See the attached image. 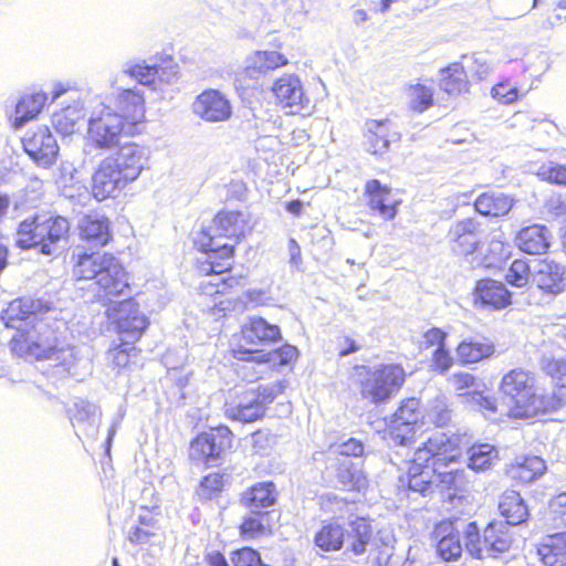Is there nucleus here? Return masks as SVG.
Returning a JSON list of instances; mask_svg holds the SVG:
<instances>
[{
	"mask_svg": "<svg viewBox=\"0 0 566 566\" xmlns=\"http://www.w3.org/2000/svg\"><path fill=\"white\" fill-rule=\"evenodd\" d=\"M250 230L248 220L239 211H221L212 223L197 234L195 244L205 256L198 260L202 275H223L232 264L234 248L220 239H239Z\"/></svg>",
	"mask_w": 566,
	"mask_h": 566,
	"instance_id": "obj_1",
	"label": "nucleus"
},
{
	"mask_svg": "<svg viewBox=\"0 0 566 566\" xmlns=\"http://www.w3.org/2000/svg\"><path fill=\"white\" fill-rule=\"evenodd\" d=\"M115 148L98 163L92 176V193L98 201L115 197L148 166L150 153L146 146L128 142Z\"/></svg>",
	"mask_w": 566,
	"mask_h": 566,
	"instance_id": "obj_2",
	"label": "nucleus"
},
{
	"mask_svg": "<svg viewBox=\"0 0 566 566\" xmlns=\"http://www.w3.org/2000/svg\"><path fill=\"white\" fill-rule=\"evenodd\" d=\"M10 349L27 360L48 359L67 369L74 361V349L62 346L55 329L42 319L35 322L30 329H19L10 340Z\"/></svg>",
	"mask_w": 566,
	"mask_h": 566,
	"instance_id": "obj_3",
	"label": "nucleus"
},
{
	"mask_svg": "<svg viewBox=\"0 0 566 566\" xmlns=\"http://www.w3.org/2000/svg\"><path fill=\"white\" fill-rule=\"evenodd\" d=\"M70 222L66 218L50 213H36L20 222L17 244L21 249L38 248L48 256L59 255L67 242Z\"/></svg>",
	"mask_w": 566,
	"mask_h": 566,
	"instance_id": "obj_4",
	"label": "nucleus"
},
{
	"mask_svg": "<svg viewBox=\"0 0 566 566\" xmlns=\"http://www.w3.org/2000/svg\"><path fill=\"white\" fill-rule=\"evenodd\" d=\"M499 389L509 399V415L513 418H531L548 409V400L538 394L534 373L525 368H513L504 374Z\"/></svg>",
	"mask_w": 566,
	"mask_h": 566,
	"instance_id": "obj_5",
	"label": "nucleus"
},
{
	"mask_svg": "<svg viewBox=\"0 0 566 566\" xmlns=\"http://www.w3.org/2000/svg\"><path fill=\"white\" fill-rule=\"evenodd\" d=\"M118 285H99L96 293L97 302L107 306V316L113 319L120 339L126 344H135L149 325L147 316L140 312L138 304L132 298L114 300L124 291H116Z\"/></svg>",
	"mask_w": 566,
	"mask_h": 566,
	"instance_id": "obj_6",
	"label": "nucleus"
},
{
	"mask_svg": "<svg viewBox=\"0 0 566 566\" xmlns=\"http://www.w3.org/2000/svg\"><path fill=\"white\" fill-rule=\"evenodd\" d=\"M371 534L370 524L365 518H356L344 530L336 523L322 526L314 537L317 547L325 552H333L343 546L354 555H361L367 551Z\"/></svg>",
	"mask_w": 566,
	"mask_h": 566,
	"instance_id": "obj_7",
	"label": "nucleus"
},
{
	"mask_svg": "<svg viewBox=\"0 0 566 566\" xmlns=\"http://www.w3.org/2000/svg\"><path fill=\"white\" fill-rule=\"evenodd\" d=\"M361 369L358 374L360 395L375 405L388 401L405 382L406 373L397 364Z\"/></svg>",
	"mask_w": 566,
	"mask_h": 566,
	"instance_id": "obj_8",
	"label": "nucleus"
},
{
	"mask_svg": "<svg viewBox=\"0 0 566 566\" xmlns=\"http://www.w3.org/2000/svg\"><path fill=\"white\" fill-rule=\"evenodd\" d=\"M117 112L111 105L101 104L91 114L87 126L86 144L94 149L111 150L119 146L122 135H132Z\"/></svg>",
	"mask_w": 566,
	"mask_h": 566,
	"instance_id": "obj_9",
	"label": "nucleus"
},
{
	"mask_svg": "<svg viewBox=\"0 0 566 566\" xmlns=\"http://www.w3.org/2000/svg\"><path fill=\"white\" fill-rule=\"evenodd\" d=\"M465 548L471 556L483 559L496 557L512 545V536L509 525L502 521L489 523L483 532L481 539L479 528L475 523H469L465 528Z\"/></svg>",
	"mask_w": 566,
	"mask_h": 566,
	"instance_id": "obj_10",
	"label": "nucleus"
},
{
	"mask_svg": "<svg viewBox=\"0 0 566 566\" xmlns=\"http://www.w3.org/2000/svg\"><path fill=\"white\" fill-rule=\"evenodd\" d=\"M462 474L463 472L458 469L442 471L439 467L417 461V458L413 455L412 461L408 463L406 476H400L399 481L401 484L407 483L410 491L426 495L438 483L457 488V480L462 478Z\"/></svg>",
	"mask_w": 566,
	"mask_h": 566,
	"instance_id": "obj_11",
	"label": "nucleus"
},
{
	"mask_svg": "<svg viewBox=\"0 0 566 566\" xmlns=\"http://www.w3.org/2000/svg\"><path fill=\"white\" fill-rule=\"evenodd\" d=\"M77 280H96L95 283H123L126 272L118 261L109 254L83 253L74 265Z\"/></svg>",
	"mask_w": 566,
	"mask_h": 566,
	"instance_id": "obj_12",
	"label": "nucleus"
},
{
	"mask_svg": "<svg viewBox=\"0 0 566 566\" xmlns=\"http://www.w3.org/2000/svg\"><path fill=\"white\" fill-rule=\"evenodd\" d=\"M241 335L242 340L251 348L240 346L233 350L234 357L240 360H253V357L263 353L262 347L279 340L281 331L277 325L270 324L262 317L253 316L242 326Z\"/></svg>",
	"mask_w": 566,
	"mask_h": 566,
	"instance_id": "obj_13",
	"label": "nucleus"
},
{
	"mask_svg": "<svg viewBox=\"0 0 566 566\" xmlns=\"http://www.w3.org/2000/svg\"><path fill=\"white\" fill-rule=\"evenodd\" d=\"M424 415L420 408V400L409 398L401 402L394 413L389 438L395 446L410 447L415 442L416 429Z\"/></svg>",
	"mask_w": 566,
	"mask_h": 566,
	"instance_id": "obj_14",
	"label": "nucleus"
},
{
	"mask_svg": "<svg viewBox=\"0 0 566 566\" xmlns=\"http://www.w3.org/2000/svg\"><path fill=\"white\" fill-rule=\"evenodd\" d=\"M122 75H127L137 83L157 90L161 84H170L177 80V66L170 61L163 63H148L145 60L126 62L122 69Z\"/></svg>",
	"mask_w": 566,
	"mask_h": 566,
	"instance_id": "obj_15",
	"label": "nucleus"
},
{
	"mask_svg": "<svg viewBox=\"0 0 566 566\" xmlns=\"http://www.w3.org/2000/svg\"><path fill=\"white\" fill-rule=\"evenodd\" d=\"M417 461L429 463L432 461L433 467L447 468L455 463L460 457L459 438L457 436H448L444 432L432 433L422 447L417 448L415 452Z\"/></svg>",
	"mask_w": 566,
	"mask_h": 566,
	"instance_id": "obj_16",
	"label": "nucleus"
},
{
	"mask_svg": "<svg viewBox=\"0 0 566 566\" xmlns=\"http://www.w3.org/2000/svg\"><path fill=\"white\" fill-rule=\"evenodd\" d=\"M275 102L291 114L310 111L311 98L305 93L303 84L296 74H283L272 85Z\"/></svg>",
	"mask_w": 566,
	"mask_h": 566,
	"instance_id": "obj_17",
	"label": "nucleus"
},
{
	"mask_svg": "<svg viewBox=\"0 0 566 566\" xmlns=\"http://www.w3.org/2000/svg\"><path fill=\"white\" fill-rule=\"evenodd\" d=\"M231 432L227 427H219L200 433L190 444L189 457L198 463H211L230 447Z\"/></svg>",
	"mask_w": 566,
	"mask_h": 566,
	"instance_id": "obj_18",
	"label": "nucleus"
},
{
	"mask_svg": "<svg viewBox=\"0 0 566 566\" xmlns=\"http://www.w3.org/2000/svg\"><path fill=\"white\" fill-rule=\"evenodd\" d=\"M22 144L27 154L42 167L52 165L59 154L57 143L45 126L28 133L23 137Z\"/></svg>",
	"mask_w": 566,
	"mask_h": 566,
	"instance_id": "obj_19",
	"label": "nucleus"
},
{
	"mask_svg": "<svg viewBox=\"0 0 566 566\" xmlns=\"http://www.w3.org/2000/svg\"><path fill=\"white\" fill-rule=\"evenodd\" d=\"M193 113L206 122H223L231 116L228 98L218 90H206L197 96L192 104Z\"/></svg>",
	"mask_w": 566,
	"mask_h": 566,
	"instance_id": "obj_20",
	"label": "nucleus"
},
{
	"mask_svg": "<svg viewBox=\"0 0 566 566\" xmlns=\"http://www.w3.org/2000/svg\"><path fill=\"white\" fill-rule=\"evenodd\" d=\"M112 111L117 112L128 128L134 132L135 126L145 118V97L143 92L135 88L119 90L114 97Z\"/></svg>",
	"mask_w": 566,
	"mask_h": 566,
	"instance_id": "obj_21",
	"label": "nucleus"
},
{
	"mask_svg": "<svg viewBox=\"0 0 566 566\" xmlns=\"http://www.w3.org/2000/svg\"><path fill=\"white\" fill-rule=\"evenodd\" d=\"M69 418L78 437L94 439L101 423L98 407L87 400L76 399L67 409Z\"/></svg>",
	"mask_w": 566,
	"mask_h": 566,
	"instance_id": "obj_22",
	"label": "nucleus"
},
{
	"mask_svg": "<svg viewBox=\"0 0 566 566\" xmlns=\"http://www.w3.org/2000/svg\"><path fill=\"white\" fill-rule=\"evenodd\" d=\"M268 290L253 289L250 290L244 296L233 295L232 292L216 291L213 294V304L218 312H238L241 313L249 308V306H258L268 304L270 301Z\"/></svg>",
	"mask_w": 566,
	"mask_h": 566,
	"instance_id": "obj_23",
	"label": "nucleus"
},
{
	"mask_svg": "<svg viewBox=\"0 0 566 566\" xmlns=\"http://www.w3.org/2000/svg\"><path fill=\"white\" fill-rule=\"evenodd\" d=\"M480 223L472 218L460 220L452 224L448 232L451 250L458 255L472 254L480 242Z\"/></svg>",
	"mask_w": 566,
	"mask_h": 566,
	"instance_id": "obj_24",
	"label": "nucleus"
},
{
	"mask_svg": "<svg viewBox=\"0 0 566 566\" xmlns=\"http://www.w3.org/2000/svg\"><path fill=\"white\" fill-rule=\"evenodd\" d=\"M365 193L368 196V207L373 212L387 221L396 218L400 200L391 196L390 188L382 186L377 179H371L365 185Z\"/></svg>",
	"mask_w": 566,
	"mask_h": 566,
	"instance_id": "obj_25",
	"label": "nucleus"
},
{
	"mask_svg": "<svg viewBox=\"0 0 566 566\" xmlns=\"http://www.w3.org/2000/svg\"><path fill=\"white\" fill-rule=\"evenodd\" d=\"M52 311V304L49 301L38 298L21 297L11 301L2 312V319L7 325H13L15 321L32 319L38 322V316Z\"/></svg>",
	"mask_w": 566,
	"mask_h": 566,
	"instance_id": "obj_26",
	"label": "nucleus"
},
{
	"mask_svg": "<svg viewBox=\"0 0 566 566\" xmlns=\"http://www.w3.org/2000/svg\"><path fill=\"white\" fill-rule=\"evenodd\" d=\"M366 147L373 155H384L390 143L399 139V134L391 129L389 120H369L366 123Z\"/></svg>",
	"mask_w": 566,
	"mask_h": 566,
	"instance_id": "obj_27",
	"label": "nucleus"
},
{
	"mask_svg": "<svg viewBox=\"0 0 566 566\" xmlns=\"http://www.w3.org/2000/svg\"><path fill=\"white\" fill-rule=\"evenodd\" d=\"M515 240L523 252L542 254L551 247L552 232L543 224H532L521 229Z\"/></svg>",
	"mask_w": 566,
	"mask_h": 566,
	"instance_id": "obj_28",
	"label": "nucleus"
},
{
	"mask_svg": "<svg viewBox=\"0 0 566 566\" xmlns=\"http://www.w3.org/2000/svg\"><path fill=\"white\" fill-rule=\"evenodd\" d=\"M81 237L93 247H104L111 239L109 222L103 216L90 214L80 221Z\"/></svg>",
	"mask_w": 566,
	"mask_h": 566,
	"instance_id": "obj_29",
	"label": "nucleus"
},
{
	"mask_svg": "<svg viewBox=\"0 0 566 566\" xmlns=\"http://www.w3.org/2000/svg\"><path fill=\"white\" fill-rule=\"evenodd\" d=\"M537 555L545 566H565L566 532L546 537L537 547Z\"/></svg>",
	"mask_w": 566,
	"mask_h": 566,
	"instance_id": "obj_30",
	"label": "nucleus"
},
{
	"mask_svg": "<svg viewBox=\"0 0 566 566\" xmlns=\"http://www.w3.org/2000/svg\"><path fill=\"white\" fill-rule=\"evenodd\" d=\"M499 510L507 525H520L528 517V509L520 493L515 491L503 493L499 502Z\"/></svg>",
	"mask_w": 566,
	"mask_h": 566,
	"instance_id": "obj_31",
	"label": "nucleus"
},
{
	"mask_svg": "<svg viewBox=\"0 0 566 566\" xmlns=\"http://www.w3.org/2000/svg\"><path fill=\"white\" fill-rule=\"evenodd\" d=\"M545 471L546 464L542 458L524 457L511 464L509 474L513 480L527 484L542 476Z\"/></svg>",
	"mask_w": 566,
	"mask_h": 566,
	"instance_id": "obj_32",
	"label": "nucleus"
},
{
	"mask_svg": "<svg viewBox=\"0 0 566 566\" xmlns=\"http://www.w3.org/2000/svg\"><path fill=\"white\" fill-rule=\"evenodd\" d=\"M276 488L272 482H260L254 484L243 496V502L252 513L258 514L260 510L272 506L276 501Z\"/></svg>",
	"mask_w": 566,
	"mask_h": 566,
	"instance_id": "obj_33",
	"label": "nucleus"
},
{
	"mask_svg": "<svg viewBox=\"0 0 566 566\" xmlns=\"http://www.w3.org/2000/svg\"><path fill=\"white\" fill-rule=\"evenodd\" d=\"M468 467L475 472L492 469L499 461L497 449L490 443H475L467 451Z\"/></svg>",
	"mask_w": 566,
	"mask_h": 566,
	"instance_id": "obj_34",
	"label": "nucleus"
},
{
	"mask_svg": "<svg viewBox=\"0 0 566 566\" xmlns=\"http://www.w3.org/2000/svg\"><path fill=\"white\" fill-rule=\"evenodd\" d=\"M474 206L480 214L500 217L509 213L513 200L502 192H488L480 195Z\"/></svg>",
	"mask_w": 566,
	"mask_h": 566,
	"instance_id": "obj_35",
	"label": "nucleus"
},
{
	"mask_svg": "<svg viewBox=\"0 0 566 566\" xmlns=\"http://www.w3.org/2000/svg\"><path fill=\"white\" fill-rule=\"evenodd\" d=\"M394 542L395 538L389 532H379L373 541L371 537L369 538L367 546H370L368 556L370 566H390Z\"/></svg>",
	"mask_w": 566,
	"mask_h": 566,
	"instance_id": "obj_36",
	"label": "nucleus"
},
{
	"mask_svg": "<svg viewBox=\"0 0 566 566\" xmlns=\"http://www.w3.org/2000/svg\"><path fill=\"white\" fill-rule=\"evenodd\" d=\"M440 88L450 95L467 92L469 81L464 65L461 63H452L441 70Z\"/></svg>",
	"mask_w": 566,
	"mask_h": 566,
	"instance_id": "obj_37",
	"label": "nucleus"
},
{
	"mask_svg": "<svg viewBox=\"0 0 566 566\" xmlns=\"http://www.w3.org/2000/svg\"><path fill=\"white\" fill-rule=\"evenodd\" d=\"M506 285H476L475 302L482 306H490L495 310L503 308L511 304V293Z\"/></svg>",
	"mask_w": 566,
	"mask_h": 566,
	"instance_id": "obj_38",
	"label": "nucleus"
},
{
	"mask_svg": "<svg viewBox=\"0 0 566 566\" xmlns=\"http://www.w3.org/2000/svg\"><path fill=\"white\" fill-rule=\"evenodd\" d=\"M45 101L46 95L41 92L23 96L15 106L14 127H21L34 118L41 112Z\"/></svg>",
	"mask_w": 566,
	"mask_h": 566,
	"instance_id": "obj_39",
	"label": "nucleus"
},
{
	"mask_svg": "<svg viewBox=\"0 0 566 566\" xmlns=\"http://www.w3.org/2000/svg\"><path fill=\"white\" fill-rule=\"evenodd\" d=\"M336 479L343 488L349 490H360L366 484V479L359 464L352 459L339 460Z\"/></svg>",
	"mask_w": 566,
	"mask_h": 566,
	"instance_id": "obj_40",
	"label": "nucleus"
},
{
	"mask_svg": "<svg viewBox=\"0 0 566 566\" xmlns=\"http://www.w3.org/2000/svg\"><path fill=\"white\" fill-rule=\"evenodd\" d=\"M493 353L494 345L485 342L463 340L457 347V355L462 364L478 363L492 356Z\"/></svg>",
	"mask_w": 566,
	"mask_h": 566,
	"instance_id": "obj_41",
	"label": "nucleus"
},
{
	"mask_svg": "<svg viewBox=\"0 0 566 566\" xmlns=\"http://www.w3.org/2000/svg\"><path fill=\"white\" fill-rule=\"evenodd\" d=\"M409 108L423 113L433 105V88L422 83H411L406 87Z\"/></svg>",
	"mask_w": 566,
	"mask_h": 566,
	"instance_id": "obj_42",
	"label": "nucleus"
},
{
	"mask_svg": "<svg viewBox=\"0 0 566 566\" xmlns=\"http://www.w3.org/2000/svg\"><path fill=\"white\" fill-rule=\"evenodd\" d=\"M287 63L289 59L277 51H258L250 57L248 69L265 73Z\"/></svg>",
	"mask_w": 566,
	"mask_h": 566,
	"instance_id": "obj_43",
	"label": "nucleus"
},
{
	"mask_svg": "<svg viewBox=\"0 0 566 566\" xmlns=\"http://www.w3.org/2000/svg\"><path fill=\"white\" fill-rule=\"evenodd\" d=\"M83 117L84 113L80 106H67L53 114L52 124L59 133L71 135L75 132L78 122Z\"/></svg>",
	"mask_w": 566,
	"mask_h": 566,
	"instance_id": "obj_44",
	"label": "nucleus"
},
{
	"mask_svg": "<svg viewBox=\"0 0 566 566\" xmlns=\"http://www.w3.org/2000/svg\"><path fill=\"white\" fill-rule=\"evenodd\" d=\"M462 402L480 411L486 419L495 420L497 403L494 397L484 396L482 391L460 394Z\"/></svg>",
	"mask_w": 566,
	"mask_h": 566,
	"instance_id": "obj_45",
	"label": "nucleus"
},
{
	"mask_svg": "<svg viewBox=\"0 0 566 566\" xmlns=\"http://www.w3.org/2000/svg\"><path fill=\"white\" fill-rule=\"evenodd\" d=\"M424 419L437 427L447 426L452 419V409L446 397L431 400L426 409Z\"/></svg>",
	"mask_w": 566,
	"mask_h": 566,
	"instance_id": "obj_46",
	"label": "nucleus"
},
{
	"mask_svg": "<svg viewBox=\"0 0 566 566\" xmlns=\"http://www.w3.org/2000/svg\"><path fill=\"white\" fill-rule=\"evenodd\" d=\"M265 411V407L262 406L258 399H251L247 402H241L238 406L227 408V415L233 420L241 422H253L260 419Z\"/></svg>",
	"mask_w": 566,
	"mask_h": 566,
	"instance_id": "obj_47",
	"label": "nucleus"
},
{
	"mask_svg": "<svg viewBox=\"0 0 566 566\" xmlns=\"http://www.w3.org/2000/svg\"><path fill=\"white\" fill-rule=\"evenodd\" d=\"M511 254V245L501 233L494 234L489 242L488 252L482 260L485 268H496Z\"/></svg>",
	"mask_w": 566,
	"mask_h": 566,
	"instance_id": "obj_48",
	"label": "nucleus"
},
{
	"mask_svg": "<svg viewBox=\"0 0 566 566\" xmlns=\"http://www.w3.org/2000/svg\"><path fill=\"white\" fill-rule=\"evenodd\" d=\"M297 357V349L292 345H284L279 349L258 354V356L253 357V360L258 363H266L272 367H281L289 365Z\"/></svg>",
	"mask_w": 566,
	"mask_h": 566,
	"instance_id": "obj_49",
	"label": "nucleus"
},
{
	"mask_svg": "<svg viewBox=\"0 0 566 566\" xmlns=\"http://www.w3.org/2000/svg\"><path fill=\"white\" fill-rule=\"evenodd\" d=\"M542 370L560 388H566V358L544 356L541 360Z\"/></svg>",
	"mask_w": 566,
	"mask_h": 566,
	"instance_id": "obj_50",
	"label": "nucleus"
},
{
	"mask_svg": "<svg viewBox=\"0 0 566 566\" xmlns=\"http://www.w3.org/2000/svg\"><path fill=\"white\" fill-rule=\"evenodd\" d=\"M538 281L544 282L546 280L551 283H562L566 280V268L565 265L554 260L538 261L535 269Z\"/></svg>",
	"mask_w": 566,
	"mask_h": 566,
	"instance_id": "obj_51",
	"label": "nucleus"
},
{
	"mask_svg": "<svg viewBox=\"0 0 566 566\" xmlns=\"http://www.w3.org/2000/svg\"><path fill=\"white\" fill-rule=\"evenodd\" d=\"M462 545L458 533L442 536L437 544V552L447 562L457 560L462 554Z\"/></svg>",
	"mask_w": 566,
	"mask_h": 566,
	"instance_id": "obj_52",
	"label": "nucleus"
},
{
	"mask_svg": "<svg viewBox=\"0 0 566 566\" xmlns=\"http://www.w3.org/2000/svg\"><path fill=\"white\" fill-rule=\"evenodd\" d=\"M127 345L123 342V344L116 345L108 350L107 359L114 367L125 368L129 365L130 358L137 356V348L134 344L130 347H127Z\"/></svg>",
	"mask_w": 566,
	"mask_h": 566,
	"instance_id": "obj_53",
	"label": "nucleus"
},
{
	"mask_svg": "<svg viewBox=\"0 0 566 566\" xmlns=\"http://www.w3.org/2000/svg\"><path fill=\"white\" fill-rule=\"evenodd\" d=\"M536 175L544 181L566 186V166L548 163L538 167Z\"/></svg>",
	"mask_w": 566,
	"mask_h": 566,
	"instance_id": "obj_54",
	"label": "nucleus"
},
{
	"mask_svg": "<svg viewBox=\"0 0 566 566\" xmlns=\"http://www.w3.org/2000/svg\"><path fill=\"white\" fill-rule=\"evenodd\" d=\"M450 382L460 398V394L479 392L481 387V382L470 373H455L450 377Z\"/></svg>",
	"mask_w": 566,
	"mask_h": 566,
	"instance_id": "obj_55",
	"label": "nucleus"
},
{
	"mask_svg": "<svg viewBox=\"0 0 566 566\" xmlns=\"http://www.w3.org/2000/svg\"><path fill=\"white\" fill-rule=\"evenodd\" d=\"M548 514L555 526H566V492H562L551 499Z\"/></svg>",
	"mask_w": 566,
	"mask_h": 566,
	"instance_id": "obj_56",
	"label": "nucleus"
},
{
	"mask_svg": "<svg viewBox=\"0 0 566 566\" xmlns=\"http://www.w3.org/2000/svg\"><path fill=\"white\" fill-rule=\"evenodd\" d=\"M223 488V478L219 473H212L205 476L197 491L198 496L209 500Z\"/></svg>",
	"mask_w": 566,
	"mask_h": 566,
	"instance_id": "obj_57",
	"label": "nucleus"
},
{
	"mask_svg": "<svg viewBox=\"0 0 566 566\" xmlns=\"http://www.w3.org/2000/svg\"><path fill=\"white\" fill-rule=\"evenodd\" d=\"M467 61L468 71L475 75L478 78H485L492 71V65L484 55L473 54L471 56H463Z\"/></svg>",
	"mask_w": 566,
	"mask_h": 566,
	"instance_id": "obj_58",
	"label": "nucleus"
},
{
	"mask_svg": "<svg viewBox=\"0 0 566 566\" xmlns=\"http://www.w3.org/2000/svg\"><path fill=\"white\" fill-rule=\"evenodd\" d=\"M532 276L531 265L524 260H515L511 264L505 277L506 283H516L517 281H525L527 283Z\"/></svg>",
	"mask_w": 566,
	"mask_h": 566,
	"instance_id": "obj_59",
	"label": "nucleus"
},
{
	"mask_svg": "<svg viewBox=\"0 0 566 566\" xmlns=\"http://www.w3.org/2000/svg\"><path fill=\"white\" fill-rule=\"evenodd\" d=\"M231 562L233 566H258L261 562L259 553L250 547L233 552Z\"/></svg>",
	"mask_w": 566,
	"mask_h": 566,
	"instance_id": "obj_60",
	"label": "nucleus"
},
{
	"mask_svg": "<svg viewBox=\"0 0 566 566\" xmlns=\"http://www.w3.org/2000/svg\"><path fill=\"white\" fill-rule=\"evenodd\" d=\"M492 97L502 104H512L518 97V91L509 83H499L491 91Z\"/></svg>",
	"mask_w": 566,
	"mask_h": 566,
	"instance_id": "obj_61",
	"label": "nucleus"
},
{
	"mask_svg": "<svg viewBox=\"0 0 566 566\" xmlns=\"http://www.w3.org/2000/svg\"><path fill=\"white\" fill-rule=\"evenodd\" d=\"M432 367L440 373L448 371L453 365V358L446 346L437 347L432 355Z\"/></svg>",
	"mask_w": 566,
	"mask_h": 566,
	"instance_id": "obj_62",
	"label": "nucleus"
},
{
	"mask_svg": "<svg viewBox=\"0 0 566 566\" xmlns=\"http://www.w3.org/2000/svg\"><path fill=\"white\" fill-rule=\"evenodd\" d=\"M336 452L344 457V459H350V457H360L364 452L363 443L357 439H348L347 441L336 447Z\"/></svg>",
	"mask_w": 566,
	"mask_h": 566,
	"instance_id": "obj_63",
	"label": "nucleus"
},
{
	"mask_svg": "<svg viewBox=\"0 0 566 566\" xmlns=\"http://www.w3.org/2000/svg\"><path fill=\"white\" fill-rule=\"evenodd\" d=\"M283 385L281 382H274L266 386H260L258 389V399L264 407L266 403L272 402L275 397L283 391Z\"/></svg>",
	"mask_w": 566,
	"mask_h": 566,
	"instance_id": "obj_64",
	"label": "nucleus"
}]
</instances>
